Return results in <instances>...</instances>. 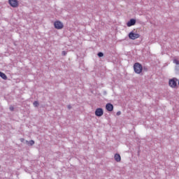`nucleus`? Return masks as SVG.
<instances>
[{
  "instance_id": "8",
  "label": "nucleus",
  "mask_w": 179,
  "mask_h": 179,
  "mask_svg": "<svg viewBox=\"0 0 179 179\" xmlns=\"http://www.w3.org/2000/svg\"><path fill=\"white\" fill-rule=\"evenodd\" d=\"M135 24H136V20H135V19H131V20L127 23V27H131V26H135Z\"/></svg>"
},
{
  "instance_id": "20",
  "label": "nucleus",
  "mask_w": 179,
  "mask_h": 179,
  "mask_svg": "<svg viewBox=\"0 0 179 179\" xmlns=\"http://www.w3.org/2000/svg\"><path fill=\"white\" fill-rule=\"evenodd\" d=\"M178 86H179V80H178Z\"/></svg>"
},
{
  "instance_id": "7",
  "label": "nucleus",
  "mask_w": 179,
  "mask_h": 179,
  "mask_svg": "<svg viewBox=\"0 0 179 179\" xmlns=\"http://www.w3.org/2000/svg\"><path fill=\"white\" fill-rule=\"evenodd\" d=\"M173 64H176L175 73L179 76V61L178 59H173Z\"/></svg>"
},
{
  "instance_id": "14",
  "label": "nucleus",
  "mask_w": 179,
  "mask_h": 179,
  "mask_svg": "<svg viewBox=\"0 0 179 179\" xmlns=\"http://www.w3.org/2000/svg\"><path fill=\"white\" fill-rule=\"evenodd\" d=\"M97 55L99 58H101V57H104V53L99 52H98Z\"/></svg>"
},
{
  "instance_id": "9",
  "label": "nucleus",
  "mask_w": 179,
  "mask_h": 179,
  "mask_svg": "<svg viewBox=\"0 0 179 179\" xmlns=\"http://www.w3.org/2000/svg\"><path fill=\"white\" fill-rule=\"evenodd\" d=\"M107 111H113L114 110V106L112 103H108L106 105Z\"/></svg>"
},
{
  "instance_id": "16",
  "label": "nucleus",
  "mask_w": 179,
  "mask_h": 179,
  "mask_svg": "<svg viewBox=\"0 0 179 179\" xmlns=\"http://www.w3.org/2000/svg\"><path fill=\"white\" fill-rule=\"evenodd\" d=\"M9 110H10V111H14L15 108H14L13 106H10L9 107Z\"/></svg>"
},
{
  "instance_id": "10",
  "label": "nucleus",
  "mask_w": 179,
  "mask_h": 179,
  "mask_svg": "<svg viewBox=\"0 0 179 179\" xmlns=\"http://www.w3.org/2000/svg\"><path fill=\"white\" fill-rule=\"evenodd\" d=\"M114 159L115 162L119 163V162H121V155L120 154H115Z\"/></svg>"
},
{
  "instance_id": "19",
  "label": "nucleus",
  "mask_w": 179,
  "mask_h": 179,
  "mask_svg": "<svg viewBox=\"0 0 179 179\" xmlns=\"http://www.w3.org/2000/svg\"><path fill=\"white\" fill-rule=\"evenodd\" d=\"M20 142H24V138H20Z\"/></svg>"
},
{
  "instance_id": "12",
  "label": "nucleus",
  "mask_w": 179,
  "mask_h": 179,
  "mask_svg": "<svg viewBox=\"0 0 179 179\" xmlns=\"http://www.w3.org/2000/svg\"><path fill=\"white\" fill-rule=\"evenodd\" d=\"M26 143H27L29 146H33V145H34V140L26 141Z\"/></svg>"
},
{
  "instance_id": "15",
  "label": "nucleus",
  "mask_w": 179,
  "mask_h": 179,
  "mask_svg": "<svg viewBox=\"0 0 179 179\" xmlns=\"http://www.w3.org/2000/svg\"><path fill=\"white\" fill-rule=\"evenodd\" d=\"M68 53L66 52V51H62V55H63V57H65V55H66Z\"/></svg>"
},
{
  "instance_id": "4",
  "label": "nucleus",
  "mask_w": 179,
  "mask_h": 179,
  "mask_svg": "<svg viewBox=\"0 0 179 179\" xmlns=\"http://www.w3.org/2000/svg\"><path fill=\"white\" fill-rule=\"evenodd\" d=\"M54 26L57 30H61V29H64V24L59 20L55 21L54 23Z\"/></svg>"
},
{
  "instance_id": "17",
  "label": "nucleus",
  "mask_w": 179,
  "mask_h": 179,
  "mask_svg": "<svg viewBox=\"0 0 179 179\" xmlns=\"http://www.w3.org/2000/svg\"><path fill=\"white\" fill-rule=\"evenodd\" d=\"M67 108H68L69 110H71V108H72V106L71 105H68Z\"/></svg>"
},
{
  "instance_id": "13",
  "label": "nucleus",
  "mask_w": 179,
  "mask_h": 179,
  "mask_svg": "<svg viewBox=\"0 0 179 179\" xmlns=\"http://www.w3.org/2000/svg\"><path fill=\"white\" fill-rule=\"evenodd\" d=\"M34 107H38L40 106V103H38V101H35L33 103Z\"/></svg>"
},
{
  "instance_id": "5",
  "label": "nucleus",
  "mask_w": 179,
  "mask_h": 179,
  "mask_svg": "<svg viewBox=\"0 0 179 179\" xmlns=\"http://www.w3.org/2000/svg\"><path fill=\"white\" fill-rule=\"evenodd\" d=\"M8 3L12 8H17L19 6V1L17 0H8Z\"/></svg>"
},
{
  "instance_id": "2",
  "label": "nucleus",
  "mask_w": 179,
  "mask_h": 179,
  "mask_svg": "<svg viewBox=\"0 0 179 179\" xmlns=\"http://www.w3.org/2000/svg\"><path fill=\"white\" fill-rule=\"evenodd\" d=\"M177 82H178V79L177 78H173L171 79H169V85L170 87H171L172 89H178V85L177 84Z\"/></svg>"
},
{
  "instance_id": "6",
  "label": "nucleus",
  "mask_w": 179,
  "mask_h": 179,
  "mask_svg": "<svg viewBox=\"0 0 179 179\" xmlns=\"http://www.w3.org/2000/svg\"><path fill=\"white\" fill-rule=\"evenodd\" d=\"M104 114V110L101 108H98L95 110V115L96 117H101Z\"/></svg>"
},
{
  "instance_id": "11",
  "label": "nucleus",
  "mask_w": 179,
  "mask_h": 179,
  "mask_svg": "<svg viewBox=\"0 0 179 179\" xmlns=\"http://www.w3.org/2000/svg\"><path fill=\"white\" fill-rule=\"evenodd\" d=\"M0 78H1V79H3V80H8V76H6V74L2 73V71H0Z\"/></svg>"
},
{
  "instance_id": "3",
  "label": "nucleus",
  "mask_w": 179,
  "mask_h": 179,
  "mask_svg": "<svg viewBox=\"0 0 179 179\" xmlns=\"http://www.w3.org/2000/svg\"><path fill=\"white\" fill-rule=\"evenodd\" d=\"M128 36L130 40H136V38H139V37H141L139 34H135L134 31H131Z\"/></svg>"
},
{
  "instance_id": "1",
  "label": "nucleus",
  "mask_w": 179,
  "mask_h": 179,
  "mask_svg": "<svg viewBox=\"0 0 179 179\" xmlns=\"http://www.w3.org/2000/svg\"><path fill=\"white\" fill-rule=\"evenodd\" d=\"M134 70L135 73L139 75L140 73H142V71H143V66H142L141 63L136 62L134 64Z\"/></svg>"
},
{
  "instance_id": "18",
  "label": "nucleus",
  "mask_w": 179,
  "mask_h": 179,
  "mask_svg": "<svg viewBox=\"0 0 179 179\" xmlns=\"http://www.w3.org/2000/svg\"><path fill=\"white\" fill-rule=\"evenodd\" d=\"M117 115H121V111H117L116 113Z\"/></svg>"
}]
</instances>
